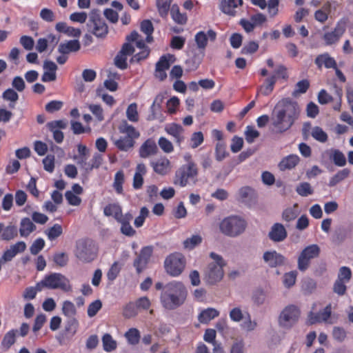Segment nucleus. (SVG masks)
<instances>
[{
    "label": "nucleus",
    "instance_id": "f257e3e1",
    "mask_svg": "<svg viewBox=\"0 0 353 353\" xmlns=\"http://www.w3.org/2000/svg\"><path fill=\"white\" fill-rule=\"evenodd\" d=\"M301 108L290 98H283L274 106L270 119V130L274 134H283L290 130L299 119Z\"/></svg>",
    "mask_w": 353,
    "mask_h": 353
},
{
    "label": "nucleus",
    "instance_id": "f03ea898",
    "mask_svg": "<svg viewBox=\"0 0 353 353\" xmlns=\"http://www.w3.org/2000/svg\"><path fill=\"white\" fill-rule=\"evenodd\" d=\"M188 290L182 282L172 281L165 285L160 296L162 306L173 310L182 305L187 298Z\"/></svg>",
    "mask_w": 353,
    "mask_h": 353
},
{
    "label": "nucleus",
    "instance_id": "7ed1b4c3",
    "mask_svg": "<svg viewBox=\"0 0 353 353\" xmlns=\"http://www.w3.org/2000/svg\"><path fill=\"white\" fill-rule=\"evenodd\" d=\"M199 170L197 165L192 161L179 167L175 172L173 183L180 187H185L190 183L197 181Z\"/></svg>",
    "mask_w": 353,
    "mask_h": 353
},
{
    "label": "nucleus",
    "instance_id": "20e7f679",
    "mask_svg": "<svg viewBox=\"0 0 353 353\" xmlns=\"http://www.w3.org/2000/svg\"><path fill=\"white\" fill-rule=\"evenodd\" d=\"M247 222L242 217L232 215L224 218L219 224L220 231L230 237H236L243 234L246 228Z\"/></svg>",
    "mask_w": 353,
    "mask_h": 353
},
{
    "label": "nucleus",
    "instance_id": "39448f33",
    "mask_svg": "<svg viewBox=\"0 0 353 353\" xmlns=\"http://www.w3.org/2000/svg\"><path fill=\"white\" fill-rule=\"evenodd\" d=\"M119 130L124 136H121L114 141L115 146L121 151H128L134 145V139L139 138V132L134 127L128 123L126 121H123L119 126Z\"/></svg>",
    "mask_w": 353,
    "mask_h": 353
},
{
    "label": "nucleus",
    "instance_id": "423d86ee",
    "mask_svg": "<svg viewBox=\"0 0 353 353\" xmlns=\"http://www.w3.org/2000/svg\"><path fill=\"white\" fill-rule=\"evenodd\" d=\"M37 287L39 290L48 288L61 289L64 292L72 290L69 279L61 273H52L46 275L41 281L37 283Z\"/></svg>",
    "mask_w": 353,
    "mask_h": 353
},
{
    "label": "nucleus",
    "instance_id": "0eeeda50",
    "mask_svg": "<svg viewBox=\"0 0 353 353\" xmlns=\"http://www.w3.org/2000/svg\"><path fill=\"white\" fill-rule=\"evenodd\" d=\"M75 256L83 263H90L97 256V249L92 240L83 239L76 242Z\"/></svg>",
    "mask_w": 353,
    "mask_h": 353
},
{
    "label": "nucleus",
    "instance_id": "6e6552de",
    "mask_svg": "<svg viewBox=\"0 0 353 353\" xmlns=\"http://www.w3.org/2000/svg\"><path fill=\"white\" fill-rule=\"evenodd\" d=\"M210 256L214 262L208 265L205 276L207 283L213 285L223 279L224 275L223 268L226 264L221 256L214 252H211Z\"/></svg>",
    "mask_w": 353,
    "mask_h": 353
},
{
    "label": "nucleus",
    "instance_id": "1a4fd4ad",
    "mask_svg": "<svg viewBox=\"0 0 353 353\" xmlns=\"http://www.w3.org/2000/svg\"><path fill=\"white\" fill-rule=\"evenodd\" d=\"M350 23V19L347 17H343L336 23L334 28L330 30L324 32L322 39L325 46L336 45L343 34L345 33Z\"/></svg>",
    "mask_w": 353,
    "mask_h": 353
},
{
    "label": "nucleus",
    "instance_id": "9d476101",
    "mask_svg": "<svg viewBox=\"0 0 353 353\" xmlns=\"http://www.w3.org/2000/svg\"><path fill=\"white\" fill-rule=\"evenodd\" d=\"M301 316V310L294 305H289L283 308L279 316L280 327L290 330L297 323Z\"/></svg>",
    "mask_w": 353,
    "mask_h": 353
},
{
    "label": "nucleus",
    "instance_id": "9b49d317",
    "mask_svg": "<svg viewBox=\"0 0 353 353\" xmlns=\"http://www.w3.org/2000/svg\"><path fill=\"white\" fill-rule=\"evenodd\" d=\"M165 269L172 276H179L185 267V258L180 253L169 255L165 260Z\"/></svg>",
    "mask_w": 353,
    "mask_h": 353
},
{
    "label": "nucleus",
    "instance_id": "f8f14e48",
    "mask_svg": "<svg viewBox=\"0 0 353 353\" xmlns=\"http://www.w3.org/2000/svg\"><path fill=\"white\" fill-rule=\"evenodd\" d=\"M320 248L316 244L305 247L298 257V269L301 272H305L309 268L310 261L317 258L320 254Z\"/></svg>",
    "mask_w": 353,
    "mask_h": 353
},
{
    "label": "nucleus",
    "instance_id": "ddd939ff",
    "mask_svg": "<svg viewBox=\"0 0 353 353\" xmlns=\"http://www.w3.org/2000/svg\"><path fill=\"white\" fill-rule=\"evenodd\" d=\"M88 30L97 37L103 38L108 33V27L99 16H91L87 23Z\"/></svg>",
    "mask_w": 353,
    "mask_h": 353
},
{
    "label": "nucleus",
    "instance_id": "4468645a",
    "mask_svg": "<svg viewBox=\"0 0 353 353\" xmlns=\"http://www.w3.org/2000/svg\"><path fill=\"white\" fill-rule=\"evenodd\" d=\"M152 253L153 247L152 245L145 246L141 248L139 254L134 259L133 263V265L138 274H140L144 269H145Z\"/></svg>",
    "mask_w": 353,
    "mask_h": 353
},
{
    "label": "nucleus",
    "instance_id": "2eb2a0df",
    "mask_svg": "<svg viewBox=\"0 0 353 353\" xmlns=\"http://www.w3.org/2000/svg\"><path fill=\"white\" fill-rule=\"evenodd\" d=\"M332 314V305L328 304L322 311L317 313L313 311L310 312L307 315V323L310 325L316 324L318 323H327Z\"/></svg>",
    "mask_w": 353,
    "mask_h": 353
},
{
    "label": "nucleus",
    "instance_id": "dca6fc26",
    "mask_svg": "<svg viewBox=\"0 0 353 353\" xmlns=\"http://www.w3.org/2000/svg\"><path fill=\"white\" fill-rule=\"evenodd\" d=\"M164 130L168 134L173 137L174 141L179 146L183 142L185 130L180 124L176 123H168L165 126Z\"/></svg>",
    "mask_w": 353,
    "mask_h": 353
},
{
    "label": "nucleus",
    "instance_id": "f3484780",
    "mask_svg": "<svg viewBox=\"0 0 353 353\" xmlns=\"http://www.w3.org/2000/svg\"><path fill=\"white\" fill-rule=\"evenodd\" d=\"M243 4V0H220L219 9L225 14L234 17L237 14L236 9Z\"/></svg>",
    "mask_w": 353,
    "mask_h": 353
},
{
    "label": "nucleus",
    "instance_id": "a211bd4d",
    "mask_svg": "<svg viewBox=\"0 0 353 353\" xmlns=\"http://www.w3.org/2000/svg\"><path fill=\"white\" fill-rule=\"evenodd\" d=\"M216 32L212 29L209 30L207 33L203 31H199L194 37L197 48L200 50H205L208 45V39L211 41H214L216 40Z\"/></svg>",
    "mask_w": 353,
    "mask_h": 353
},
{
    "label": "nucleus",
    "instance_id": "6ab92c4d",
    "mask_svg": "<svg viewBox=\"0 0 353 353\" xmlns=\"http://www.w3.org/2000/svg\"><path fill=\"white\" fill-rule=\"evenodd\" d=\"M150 165L155 173L162 176L167 174L170 169V162L166 157L151 161Z\"/></svg>",
    "mask_w": 353,
    "mask_h": 353
},
{
    "label": "nucleus",
    "instance_id": "aec40b11",
    "mask_svg": "<svg viewBox=\"0 0 353 353\" xmlns=\"http://www.w3.org/2000/svg\"><path fill=\"white\" fill-rule=\"evenodd\" d=\"M288 236L285 227L279 223H274L268 234L269 238L274 242L284 241Z\"/></svg>",
    "mask_w": 353,
    "mask_h": 353
},
{
    "label": "nucleus",
    "instance_id": "412c9836",
    "mask_svg": "<svg viewBox=\"0 0 353 353\" xmlns=\"http://www.w3.org/2000/svg\"><path fill=\"white\" fill-rule=\"evenodd\" d=\"M263 260L271 268L281 265L285 262V257L276 251H267L263 254Z\"/></svg>",
    "mask_w": 353,
    "mask_h": 353
},
{
    "label": "nucleus",
    "instance_id": "4be33fe9",
    "mask_svg": "<svg viewBox=\"0 0 353 353\" xmlns=\"http://www.w3.org/2000/svg\"><path fill=\"white\" fill-rule=\"evenodd\" d=\"M139 152L141 158L155 155L158 152L156 142L152 139H148L140 147Z\"/></svg>",
    "mask_w": 353,
    "mask_h": 353
},
{
    "label": "nucleus",
    "instance_id": "5701e85b",
    "mask_svg": "<svg viewBox=\"0 0 353 353\" xmlns=\"http://www.w3.org/2000/svg\"><path fill=\"white\" fill-rule=\"evenodd\" d=\"M18 235V230L16 225L10 224L5 226L3 223H0V240L10 241Z\"/></svg>",
    "mask_w": 353,
    "mask_h": 353
},
{
    "label": "nucleus",
    "instance_id": "b1692460",
    "mask_svg": "<svg viewBox=\"0 0 353 353\" xmlns=\"http://www.w3.org/2000/svg\"><path fill=\"white\" fill-rule=\"evenodd\" d=\"M328 155L329 159L333 163L339 167H343L347 163V160L345 154L339 149L332 148L325 151Z\"/></svg>",
    "mask_w": 353,
    "mask_h": 353
},
{
    "label": "nucleus",
    "instance_id": "393cba45",
    "mask_svg": "<svg viewBox=\"0 0 353 353\" xmlns=\"http://www.w3.org/2000/svg\"><path fill=\"white\" fill-rule=\"evenodd\" d=\"M314 63L319 69H321L323 65L326 68L333 69L337 67L336 61L333 57H331L328 53L318 55L314 60Z\"/></svg>",
    "mask_w": 353,
    "mask_h": 353
},
{
    "label": "nucleus",
    "instance_id": "a878e982",
    "mask_svg": "<svg viewBox=\"0 0 353 353\" xmlns=\"http://www.w3.org/2000/svg\"><path fill=\"white\" fill-rule=\"evenodd\" d=\"M300 159L296 154H290L280 161L279 168L280 170L285 171L286 170H291L299 163Z\"/></svg>",
    "mask_w": 353,
    "mask_h": 353
},
{
    "label": "nucleus",
    "instance_id": "bb28decb",
    "mask_svg": "<svg viewBox=\"0 0 353 353\" xmlns=\"http://www.w3.org/2000/svg\"><path fill=\"white\" fill-rule=\"evenodd\" d=\"M219 312L212 307H208L201 311L198 315V320L202 324H208L211 320L219 316Z\"/></svg>",
    "mask_w": 353,
    "mask_h": 353
},
{
    "label": "nucleus",
    "instance_id": "cd10ccee",
    "mask_svg": "<svg viewBox=\"0 0 353 353\" xmlns=\"http://www.w3.org/2000/svg\"><path fill=\"white\" fill-rule=\"evenodd\" d=\"M81 45L78 40H70L65 43H61L58 51L61 54H69L79 51Z\"/></svg>",
    "mask_w": 353,
    "mask_h": 353
},
{
    "label": "nucleus",
    "instance_id": "c85d7f7f",
    "mask_svg": "<svg viewBox=\"0 0 353 353\" xmlns=\"http://www.w3.org/2000/svg\"><path fill=\"white\" fill-rule=\"evenodd\" d=\"M36 228L33 222L29 218L25 217L21 220L19 232L21 236L28 237Z\"/></svg>",
    "mask_w": 353,
    "mask_h": 353
},
{
    "label": "nucleus",
    "instance_id": "c756f323",
    "mask_svg": "<svg viewBox=\"0 0 353 353\" xmlns=\"http://www.w3.org/2000/svg\"><path fill=\"white\" fill-rule=\"evenodd\" d=\"M170 15L172 20L177 24L185 25L188 21L186 13H181L177 4H173L170 8Z\"/></svg>",
    "mask_w": 353,
    "mask_h": 353
},
{
    "label": "nucleus",
    "instance_id": "7c9ffc66",
    "mask_svg": "<svg viewBox=\"0 0 353 353\" xmlns=\"http://www.w3.org/2000/svg\"><path fill=\"white\" fill-rule=\"evenodd\" d=\"M122 208L118 203H109L103 209V214L106 216H113L118 222L121 218Z\"/></svg>",
    "mask_w": 353,
    "mask_h": 353
},
{
    "label": "nucleus",
    "instance_id": "2f4dec72",
    "mask_svg": "<svg viewBox=\"0 0 353 353\" xmlns=\"http://www.w3.org/2000/svg\"><path fill=\"white\" fill-rule=\"evenodd\" d=\"M1 97L4 101L9 102L8 106L10 109H14L19 97L12 88H8L2 93Z\"/></svg>",
    "mask_w": 353,
    "mask_h": 353
},
{
    "label": "nucleus",
    "instance_id": "473e14b6",
    "mask_svg": "<svg viewBox=\"0 0 353 353\" xmlns=\"http://www.w3.org/2000/svg\"><path fill=\"white\" fill-rule=\"evenodd\" d=\"M276 83L274 77H269L265 79L263 85H261L257 92V95L259 93L264 96H268L272 93L274 90V85Z\"/></svg>",
    "mask_w": 353,
    "mask_h": 353
},
{
    "label": "nucleus",
    "instance_id": "72a5a7b5",
    "mask_svg": "<svg viewBox=\"0 0 353 353\" xmlns=\"http://www.w3.org/2000/svg\"><path fill=\"white\" fill-rule=\"evenodd\" d=\"M125 182V176L123 170H119L114 174L113 188L118 194H123V185Z\"/></svg>",
    "mask_w": 353,
    "mask_h": 353
},
{
    "label": "nucleus",
    "instance_id": "f704fd0d",
    "mask_svg": "<svg viewBox=\"0 0 353 353\" xmlns=\"http://www.w3.org/2000/svg\"><path fill=\"white\" fill-rule=\"evenodd\" d=\"M48 240L52 241L56 240L63 234V228L59 223L54 224L44 232Z\"/></svg>",
    "mask_w": 353,
    "mask_h": 353
},
{
    "label": "nucleus",
    "instance_id": "c9c22d12",
    "mask_svg": "<svg viewBox=\"0 0 353 353\" xmlns=\"http://www.w3.org/2000/svg\"><path fill=\"white\" fill-rule=\"evenodd\" d=\"M350 174V170L348 168H344L337 172L329 181L328 185L330 187H334L347 177Z\"/></svg>",
    "mask_w": 353,
    "mask_h": 353
},
{
    "label": "nucleus",
    "instance_id": "e433bc0d",
    "mask_svg": "<svg viewBox=\"0 0 353 353\" xmlns=\"http://www.w3.org/2000/svg\"><path fill=\"white\" fill-rule=\"evenodd\" d=\"M18 333L17 330H10L3 336L1 341V346L8 350L16 341V336Z\"/></svg>",
    "mask_w": 353,
    "mask_h": 353
},
{
    "label": "nucleus",
    "instance_id": "4c0bfd02",
    "mask_svg": "<svg viewBox=\"0 0 353 353\" xmlns=\"http://www.w3.org/2000/svg\"><path fill=\"white\" fill-rule=\"evenodd\" d=\"M172 1V0H157V10L162 18L168 17Z\"/></svg>",
    "mask_w": 353,
    "mask_h": 353
},
{
    "label": "nucleus",
    "instance_id": "58836bf2",
    "mask_svg": "<svg viewBox=\"0 0 353 353\" xmlns=\"http://www.w3.org/2000/svg\"><path fill=\"white\" fill-rule=\"evenodd\" d=\"M125 337L126 338L129 344L135 345L139 342L141 338L140 332L137 328H130L125 333Z\"/></svg>",
    "mask_w": 353,
    "mask_h": 353
},
{
    "label": "nucleus",
    "instance_id": "ea45409f",
    "mask_svg": "<svg viewBox=\"0 0 353 353\" xmlns=\"http://www.w3.org/2000/svg\"><path fill=\"white\" fill-rule=\"evenodd\" d=\"M62 313L68 318L74 317L77 314V309L74 304L70 301H65L62 304Z\"/></svg>",
    "mask_w": 353,
    "mask_h": 353
},
{
    "label": "nucleus",
    "instance_id": "a19ab883",
    "mask_svg": "<svg viewBox=\"0 0 353 353\" xmlns=\"http://www.w3.org/2000/svg\"><path fill=\"white\" fill-rule=\"evenodd\" d=\"M229 155L226 150V144L223 141H219L215 147V158L216 161H221Z\"/></svg>",
    "mask_w": 353,
    "mask_h": 353
},
{
    "label": "nucleus",
    "instance_id": "79ce46f5",
    "mask_svg": "<svg viewBox=\"0 0 353 353\" xmlns=\"http://www.w3.org/2000/svg\"><path fill=\"white\" fill-rule=\"evenodd\" d=\"M202 242V237L199 235H193L190 238H188L185 239L183 244V247L185 249H188L189 250H193L196 246L201 244Z\"/></svg>",
    "mask_w": 353,
    "mask_h": 353
},
{
    "label": "nucleus",
    "instance_id": "37998d69",
    "mask_svg": "<svg viewBox=\"0 0 353 353\" xmlns=\"http://www.w3.org/2000/svg\"><path fill=\"white\" fill-rule=\"evenodd\" d=\"M311 135L315 140L321 143L326 142L328 139L327 133L319 126H315L312 128Z\"/></svg>",
    "mask_w": 353,
    "mask_h": 353
},
{
    "label": "nucleus",
    "instance_id": "c03bdc74",
    "mask_svg": "<svg viewBox=\"0 0 353 353\" xmlns=\"http://www.w3.org/2000/svg\"><path fill=\"white\" fill-rule=\"evenodd\" d=\"M103 349L106 352H112L117 348V343L110 334H105L102 337Z\"/></svg>",
    "mask_w": 353,
    "mask_h": 353
},
{
    "label": "nucleus",
    "instance_id": "a18cd8bd",
    "mask_svg": "<svg viewBox=\"0 0 353 353\" xmlns=\"http://www.w3.org/2000/svg\"><path fill=\"white\" fill-rule=\"evenodd\" d=\"M126 117L130 121L137 122L139 117L136 103H130L126 110Z\"/></svg>",
    "mask_w": 353,
    "mask_h": 353
},
{
    "label": "nucleus",
    "instance_id": "49530a36",
    "mask_svg": "<svg viewBox=\"0 0 353 353\" xmlns=\"http://www.w3.org/2000/svg\"><path fill=\"white\" fill-rule=\"evenodd\" d=\"M137 310L135 303L129 302L123 307V316L126 319L132 318L138 314Z\"/></svg>",
    "mask_w": 353,
    "mask_h": 353
},
{
    "label": "nucleus",
    "instance_id": "de8ad7c7",
    "mask_svg": "<svg viewBox=\"0 0 353 353\" xmlns=\"http://www.w3.org/2000/svg\"><path fill=\"white\" fill-rule=\"evenodd\" d=\"M244 134L245 140L248 143H252L260 136L259 132L252 125H248L246 127Z\"/></svg>",
    "mask_w": 353,
    "mask_h": 353
},
{
    "label": "nucleus",
    "instance_id": "09e8293b",
    "mask_svg": "<svg viewBox=\"0 0 353 353\" xmlns=\"http://www.w3.org/2000/svg\"><path fill=\"white\" fill-rule=\"evenodd\" d=\"M141 30L147 35L146 41L150 42L152 40V34L154 31L152 23L150 20H143L141 23Z\"/></svg>",
    "mask_w": 353,
    "mask_h": 353
},
{
    "label": "nucleus",
    "instance_id": "8fccbe9b",
    "mask_svg": "<svg viewBox=\"0 0 353 353\" xmlns=\"http://www.w3.org/2000/svg\"><path fill=\"white\" fill-rule=\"evenodd\" d=\"M296 192L301 196H307L313 194V189L307 182L301 183L296 188Z\"/></svg>",
    "mask_w": 353,
    "mask_h": 353
},
{
    "label": "nucleus",
    "instance_id": "3c124183",
    "mask_svg": "<svg viewBox=\"0 0 353 353\" xmlns=\"http://www.w3.org/2000/svg\"><path fill=\"white\" fill-rule=\"evenodd\" d=\"M352 278V271L350 268L343 266L340 268L338 273L337 279L339 281L348 283Z\"/></svg>",
    "mask_w": 353,
    "mask_h": 353
},
{
    "label": "nucleus",
    "instance_id": "603ef678",
    "mask_svg": "<svg viewBox=\"0 0 353 353\" xmlns=\"http://www.w3.org/2000/svg\"><path fill=\"white\" fill-rule=\"evenodd\" d=\"M245 321L241 323V328L247 332H251L255 330L257 326V323L255 321H252L250 314L247 312L245 315Z\"/></svg>",
    "mask_w": 353,
    "mask_h": 353
},
{
    "label": "nucleus",
    "instance_id": "864d4df0",
    "mask_svg": "<svg viewBox=\"0 0 353 353\" xmlns=\"http://www.w3.org/2000/svg\"><path fill=\"white\" fill-rule=\"evenodd\" d=\"M158 144L160 148L165 153H171L174 151V147L172 142L164 137H161L159 139Z\"/></svg>",
    "mask_w": 353,
    "mask_h": 353
},
{
    "label": "nucleus",
    "instance_id": "5fc2aeb1",
    "mask_svg": "<svg viewBox=\"0 0 353 353\" xmlns=\"http://www.w3.org/2000/svg\"><path fill=\"white\" fill-rule=\"evenodd\" d=\"M68 261V256L65 252H57L53 256V261L59 267L65 266Z\"/></svg>",
    "mask_w": 353,
    "mask_h": 353
},
{
    "label": "nucleus",
    "instance_id": "6e6d98bb",
    "mask_svg": "<svg viewBox=\"0 0 353 353\" xmlns=\"http://www.w3.org/2000/svg\"><path fill=\"white\" fill-rule=\"evenodd\" d=\"M101 307L102 302L99 299L95 300L94 301L92 302L88 307V316L90 318L94 316L101 309Z\"/></svg>",
    "mask_w": 353,
    "mask_h": 353
},
{
    "label": "nucleus",
    "instance_id": "4d7b16f0",
    "mask_svg": "<svg viewBox=\"0 0 353 353\" xmlns=\"http://www.w3.org/2000/svg\"><path fill=\"white\" fill-rule=\"evenodd\" d=\"M252 189L248 186L242 187L238 192L237 200L240 202L245 203L250 197Z\"/></svg>",
    "mask_w": 353,
    "mask_h": 353
},
{
    "label": "nucleus",
    "instance_id": "13d9d810",
    "mask_svg": "<svg viewBox=\"0 0 353 353\" xmlns=\"http://www.w3.org/2000/svg\"><path fill=\"white\" fill-rule=\"evenodd\" d=\"M149 215V210L146 207H142L140 210L139 215L136 217L134 224L136 228H140L141 227L144 222L145 219Z\"/></svg>",
    "mask_w": 353,
    "mask_h": 353
},
{
    "label": "nucleus",
    "instance_id": "bf43d9fd",
    "mask_svg": "<svg viewBox=\"0 0 353 353\" xmlns=\"http://www.w3.org/2000/svg\"><path fill=\"white\" fill-rule=\"evenodd\" d=\"M204 141L203 134L201 132H194L190 138V145L192 148H196L203 143Z\"/></svg>",
    "mask_w": 353,
    "mask_h": 353
},
{
    "label": "nucleus",
    "instance_id": "052dcab7",
    "mask_svg": "<svg viewBox=\"0 0 353 353\" xmlns=\"http://www.w3.org/2000/svg\"><path fill=\"white\" fill-rule=\"evenodd\" d=\"M88 108L99 121L104 120L103 110L100 105L90 104L89 105Z\"/></svg>",
    "mask_w": 353,
    "mask_h": 353
},
{
    "label": "nucleus",
    "instance_id": "680f3d73",
    "mask_svg": "<svg viewBox=\"0 0 353 353\" xmlns=\"http://www.w3.org/2000/svg\"><path fill=\"white\" fill-rule=\"evenodd\" d=\"M279 0H268L267 2L268 11L271 17H274L279 13Z\"/></svg>",
    "mask_w": 353,
    "mask_h": 353
},
{
    "label": "nucleus",
    "instance_id": "e2e57ef3",
    "mask_svg": "<svg viewBox=\"0 0 353 353\" xmlns=\"http://www.w3.org/2000/svg\"><path fill=\"white\" fill-rule=\"evenodd\" d=\"M270 77H274L276 82L277 79L281 78L283 79H287L288 78V74L286 67L283 65H278L275 69L274 74Z\"/></svg>",
    "mask_w": 353,
    "mask_h": 353
},
{
    "label": "nucleus",
    "instance_id": "0e129e2a",
    "mask_svg": "<svg viewBox=\"0 0 353 353\" xmlns=\"http://www.w3.org/2000/svg\"><path fill=\"white\" fill-rule=\"evenodd\" d=\"M79 322L77 319L75 317L69 318L66 323L65 330L72 335H74L77 332Z\"/></svg>",
    "mask_w": 353,
    "mask_h": 353
},
{
    "label": "nucleus",
    "instance_id": "69168bd1",
    "mask_svg": "<svg viewBox=\"0 0 353 353\" xmlns=\"http://www.w3.org/2000/svg\"><path fill=\"white\" fill-rule=\"evenodd\" d=\"M42 290H39L37 287V283L35 287H28L26 288L23 293V297L25 300H32L36 297V295L38 292L41 291Z\"/></svg>",
    "mask_w": 353,
    "mask_h": 353
},
{
    "label": "nucleus",
    "instance_id": "338daca9",
    "mask_svg": "<svg viewBox=\"0 0 353 353\" xmlns=\"http://www.w3.org/2000/svg\"><path fill=\"white\" fill-rule=\"evenodd\" d=\"M45 246V241L42 238L37 239L32 245L30 250L32 254H37Z\"/></svg>",
    "mask_w": 353,
    "mask_h": 353
},
{
    "label": "nucleus",
    "instance_id": "774afa93",
    "mask_svg": "<svg viewBox=\"0 0 353 353\" xmlns=\"http://www.w3.org/2000/svg\"><path fill=\"white\" fill-rule=\"evenodd\" d=\"M298 216V212L296 209L289 208L285 209L282 214V218L284 221L290 222L294 220Z\"/></svg>",
    "mask_w": 353,
    "mask_h": 353
}]
</instances>
